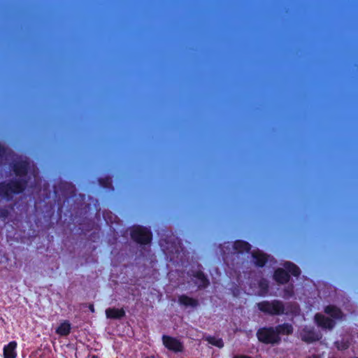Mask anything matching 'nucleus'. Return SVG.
Masks as SVG:
<instances>
[{"label": "nucleus", "mask_w": 358, "mask_h": 358, "mask_svg": "<svg viewBox=\"0 0 358 358\" xmlns=\"http://www.w3.org/2000/svg\"><path fill=\"white\" fill-rule=\"evenodd\" d=\"M162 340L164 347L170 351L178 353L182 352L184 350V345L177 338L168 335H163Z\"/></svg>", "instance_id": "nucleus-5"}, {"label": "nucleus", "mask_w": 358, "mask_h": 358, "mask_svg": "<svg viewBox=\"0 0 358 358\" xmlns=\"http://www.w3.org/2000/svg\"><path fill=\"white\" fill-rule=\"evenodd\" d=\"M17 343L15 341H12L8 344L4 345L3 350V358H16L17 357Z\"/></svg>", "instance_id": "nucleus-11"}, {"label": "nucleus", "mask_w": 358, "mask_h": 358, "mask_svg": "<svg viewBox=\"0 0 358 358\" xmlns=\"http://www.w3.org/2000/svg\"><path fill=\"white\" fill-rule=\"evenodd\" d=\"M338 350H346L348 348V343H343L341 346H337Z\"/></svg>", "instance_id": "nucleus-27"}, {"label": "nucleus", "mask_w": 358, "mask_h": 358, "mask_svg": "<svg viewBox=\"0 0 358 358\" xmlns=\"http://www.w3.org/2000/svg\"><path fill=\"white\" fill-rule=\"evenodd\" d=\"M63 186L64 187H67L68 189H70L69 196H73L75 195V187L73 185H72L70 183L66 182V183L63 184Z\"/></svg>", "instance_id": "nucleus-24"}, {"label": "nucleus", "mask_w": 358, "mask_h": 358, "mask_svg": "<svg viewBox=\"0 0 358 358\" xmlns=\"http://www.w3.org/2000/svg\"><path fill=\"white\" fill-rule=\"evenodd\" d=\"M257 307L260 312L269 316L287 315L289 311L294 315H296L299 310L297 305L289 303L285 306V303L278 299L258 302Z\"/></svg>", "instance_id": "nucleus-2"}, {"label": "nucleus", "mask_w": 358, "mask_h": 358, "mask_svg": "<svg viewBox=\"0 0 358 358\" xmlns=\"http://www.w3.org/2000/svg\"><path fill=\"white\" fill-rule=\"evenodd\" d=\"M71 324L68 320L62 322L56 329L55 332L61 336H66L71 333Z\"/></svg>", "instance_id": "nucleus-17"}, {"label": "nucleus", "mask_w": 358, "mask_h": 358, "mask_svg": "<svg viewBox=\"0 0 358 358\" xmlns=\"http://www.w3.org/2000/svg\"><path fill=\"white\" fill-rule=\"evenodd\" d=\"M283 266L289 274L290 273L294 277H299L301 275L300 268L292 262H285L283 264Z\"/></svg>", "instance_id": "nucleus-18"}, {"label": "nucleus", "mask_w": 358, "mask_h": 358, "mask_svg": "<svg viewBox=\"0 0 358 358\" xmlns=\"http://www.w3.org/2000/svg\"><path fill=\"white\" fill-rule=\"evenodd\" d=\"M273 279L278 284L284 285L289 281L290 275L286 269L278 268L273 273Z\"/></svg>", "instance_id": "nucleus-9"}, {"label": "nucleus", "mask_w": 358, "mask_h": 358, "mask_svg": "<svg viewBox=\"0 0 358 358\" xmlns=\"http://www.w3.org/2000/svg\"><path fill=\"white\" fill-rule=\"evenodd\" d=\"M252 257L255 260V265L261 268L265 266L268 259V255L260 250L253 252Z\"/></svg>", "instance_id": "nucleus-13"}, {"label": "nucleus", "mask_w": 358, "mask_h": 358, "mask_svg": "<svg viewBox=\"0 0 358 358\" xmlns=\"http://www.w3.org/2000/svg\"><path fill=\"white\" fill-rule=\"evenodd\" d=\"M259 287L260 289L265 292H266L268 289V285L266 280L262 279L259 282Z\"/></svg>", "instance_id": "nucleus-22"}, {"label": "nucleus", "mask_w": 358, "mask_h": 358, "mask_svg": "<svg viewBox=\"0 0 358 358\" xmlns=\"http://www.w3.org/2000/svg\"><path fill=\"white\" fill-rule=\"evenodd\" d=\"M62 206H60V207L59 208V210H61V209H62Z\"/></svg>", "instance_id": "nucleus-31"}, {"label": "nucleus", "mask_w": 358, "mask_h": 358, "mask_svg": "<svg viewBox=\"0 0 358 358\" xmlns=\"http://www.w3.org/2000/svg\"><path fill=\"white\" fill-rule=\"evenodd\" d=\"M178 301L180 306L185 308H196L199 306V300L190 297L186 294H182L178 296Z\"/></svg>", "instance_id": "nucleus-10"}, {"label": "nucleus", "mask_w": 358, "mask_h": 358, "mask_svg": "<svg viewBox=\"0 0 358 358\" xmlns=\"http://www.w3.org/2000/svg\"><path fill=\"white\" fill-rule=\"evenodd\" d=\"M90 309L92 312H94V306L93 305H90Z\"/></svg>", "instance_id": "nucleus-28"}, {"label": "nucleus", "mask_w": 358, "mask_h": 358, "mask_svg": "<svg viewBox=\"0 0 358 358\" xmlns=\"http://www.w3.org/2000/svg\"><path fill=\"white\" fill-rule=\"evenodd\" d=\"M294 295V289L293 286L291 285V287L285 288L284 289V296L285 297L289 298Z\"/></svg>", "instance_id": "nucleus-23"}, {"label": "nucleus", "mask_w": 358, "mask_h": 358, "mask_svg": "<svg viewBox=\"0 0 358 358\" xmlns=\"http://www.w3.org/2000/svg\"><path fill=\"white\" fill-rule=\"evenodd\" d=\"M233 358H253L251 356L246 355H234Z\"/></svg>", "instance_id": "nucleus-26"}, {"label": "nucleus", "mask_w": 358, "mask_h": 358, "mask_svg": "<svg viewBox=\"0 0 358 358\" xmlns=\"http://www.w3.org/2000/svg\"><path fill=\"white\" fill-rule=\"evenodd\" d=\"M90 358H99L97 355H93Z\"/></svg>", "instance_id": "nucleus-30"}, {"label": "nucleus", "mask_w": 358, "mask_h": 358, "mask_svg": "<svg viewBox=\"0 0 358 358\" xmlns=\"http://www.w3.org/2000/svg\"><path fill=\"white\" fill-rule=\"evenodd\" d=\"M329 358H335V357H329Z\"/></svg>", "instance_id": "nucleus-32"}, {"label": "nucleus", "mask_w": 358, "mask_h": 358, "mask_svg": "<svg viewBox=\"0 0 358 358\" xmlns=\"http://www.w3.org/2000/svg\"><path fill=\"white\" fill-rule=\"evenodd\" d=\"M10 168L17 178L0 182V196L7 201H12L14 195L20 194L27 189L30 163L27 159L14 161L10 164Z\"/></svg>", "instance_id": "nucleus-1"}, {"label": "nucleus", "mask_w": 358, "mask_h": 358, "mask_svg": "<svg viewBox=\"0 0 358 358\" xmlns=\"http://www.w3.org/2000/svg\"><path fill=\"white\" fill-rule=\"evenodd\" d=\"M131 239L140 245H148L152 240V233L150 229L141 225H134L131 228Z\"/></svg>", "instance_id": "nucleus-3"}, {"label": "nucleus", "mask_w": 358, "mask_h": 358, "mask_svg": "<svg viewBox=\"0 0 358 358\" xmlns=\"http://www.w3.org/2000/svg\"><path fill=\"white\" fill-rule=\"evenodd\" d=\"M13 153L12 151H8L7 149L3 146L2 145H0V158L2 159L3 157L6 155H10Z\"/></svg>", "instance_id": "nucleus-21"}, {"label": "nucleus", "mask_w": 358, "mask_h": 358, "mask_svg": "<svg viewBox=\"0 0 358 358\" xmlns=\"http://www.w3.org/2000/svg\"><path fill=\"white\" fill-rule=\"evenodd\" d=\"M274 328L278 336H280V335L289 336L292 335L294 331L292 325L287 322L278 324L277 326L274 327Z\"/></svg>", "instance_id": "nucleus-14"}, {"label": "nucleus", "mask_w": 358, "mask_h": 358, "mask_svg": "<svg viewBox=\"0 0 358 358\" xmlns=\"http://www.w3.org/2000/svg\"><path fill=\"white\" fill-rule=\"evenodd\" d=\"M324 311L326 314L330 315L333 320H341L344 316L342 310L334 305H328L325 306Z\"/></svg>", "instance_id": "nucleus-12"}, {"label": "nucleus", "mask_w": 358, "mask_h": 358, "mask_svg": "<svg viewBox=\"0 0 358 358\" xmlns=\"http://www.w3.org/2000/svg\"><path fill=\"white\" fill-rule=\"evenodd\" d=\"M233 248L238 253L249 252L251 250V245L247 241L237 240L234 242Z\"/></svg>", "instance_id": "nucleus-16"}, {"label": "nucleus", "mask_w": 358, "mask_h": 358, "mask_svg": "<svg viewBox=\"0 0 358 358\" xmlns=\"http://www.w3.org/2000/svg\"><path fill=\"white\" fill-rule=\"evenodd\" d=\"M192 276L196 279L195 284L197 285L198 289H205L208 287L210 282L205 273L201 271H194Z\"/></svg>", "instance_id": "nucleus-8"}, {"label": "nucleus", "mask_w": 358, "mask_h": 358, "mask_svg": "<svg viewBox=\"0 0 358 358\" xmlns=\"http://www.w3.org/2000/svg\"><path fill=\"white\" fill-rule=\"evenodd\" d=\"M9 215V211L5 208L0 207V217L6 219Z\"/></svg>", "instance_id": "nucleus-25"}, {"label": "nucleus", "mask_w": 358, "mask_h": 358, "mask_svg": "<svg viewBox=\"0 0 358 358\" xmlns=\"http://www.w3.org/2000/svg\"><path fill=\"white\" fill-rule=\"evenodd\" d=\"M100 186L104 188H112V180L110 177L100 178L98 180Z\"/></svg>", "instance_id": "nucleus-20"}, {"label": "nucleus", "mask_w": 358, "mask_h": 358, "mask_svg": "<svg viewBox=\"0 0 358 358\" xmlns=\"http://www.w3.org/2000/svg\"><path fill=\"white\" fill-rule=\"evenodd\" d=\"M309 358H320V357L316 355H313L311 357H310Z\"/></svg>", "instance_id": "nucleus-29"}, {"label": "nucleus", "mask_w": 358, "mask_h": 358, "mask_svg": "<svg viewBox=\"0 0 358 358\" xmlns=\"http://www.w3.org/2000/svg\"><path fill=\"white\" fill-rule=\"evenodd\" d=\"M322 336L320 333L317 332L313 327H304L301 332V338L303 341L306 343H312L319 341Z\"/></svg>", "instance_id": "nucleus-6"}, {"label": "nucleus", "mask_w": 358, "mask_h": 358, "mask_svg": "<svg viewBox=\"0 0 358 358\" xmlns=\"http://www.w3.org/2000/svg\"><path fill=\"white\" fill-rule=\"evenodd\" d=\"M314 322L317 327L323 329L332 330L336 326V322L334 320L326 317L320 313H317L314 315Z\"/></svg>", "instance_id": "nucleus-7"}, {"label": "nucleus", "mask_w": 358, "mask_h": 358, "mask_svg": "<svg viewBox=\"0 0 358 358\" xmlns=\"http://www.w3.org/2000/svg\"><path fill=\"white\" fill-rule=\"evenodd\" d=\"M205 341H206L209 344L217 347L219 348H222L224 347L223 340L220 338L208 336L205 337Z\"/></svg>", "instance_id": "nucleus-19"}, {"label": "nucleus", "mask_w": 358, "mask_h": 358, "mask_svg": "<svg viewBox=\"0 0 358 358\" xmlns=\"http://www.w3.org/2000/svg\"><path fill=\"white\" fill-rule=\"evenodd\" d=\"M106 315L108 318L120 320L125 316V311L122 308H108L106 310Z\"/></svg>", "instance_id": "nucleus-15"}, {"label": "nucleus", "mask_w": 358, "mask_h": 358, "mask_svg": "<svg viewBox=\"0 0 358 358\" xmlns=\"http://www.w3.org/2000/svg\"><path fill=\"white\" fill-rule=\"evenodd\" d=\"M258 341L264 344H279L281 341L280 336L276 334L273 327H264L259 328L257 331Z\"/></svg>", "instance_id": "nucleus-4"}]
</instances>
